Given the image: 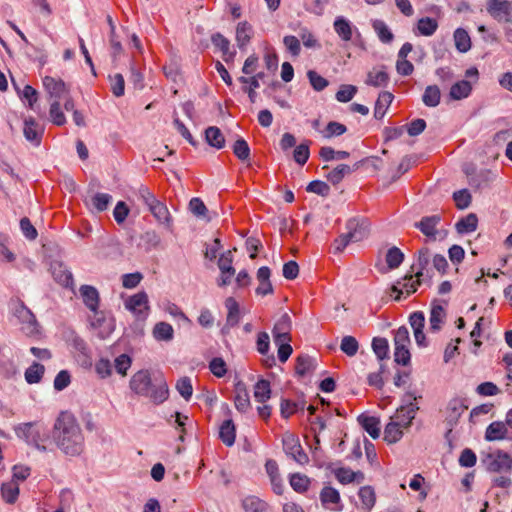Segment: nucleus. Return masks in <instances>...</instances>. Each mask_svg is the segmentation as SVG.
Masks as SVG:
<instances>
[{"label": "nucleus", "mask_w": 512, "mask_h": 512, "mask_svg": "<svg viewBox=\"0 0 512 512\" xmlns=\"http://www.w3.org/2000/svg\"><path fill=\"white\" fill-rule=\"evenodd\" d=\"M52 438L65 455L77 456L84 450L82 429L74 415L69 412H61L56 419Z\"/></svg>", "instance_id": "obj_1"}, {"label": "nucleus", "mask_w": 512, "mask_h": 512, "mask_svg": "<svg viewBox=\"0 0 512 512\" xmlns=\"http://www.w3.org/2000/svg\"><path fill=\"white\" fill-rule=\"evenodd\" d=\"M130 388L136 394L148 397L156 405L166 401L169 396L166 381L163 378H155V382L153 383L148 370L136 372L131 377Z\"/></svg>", "instance_id": "obj_2"}, {"label": "nucleus", "mask_w": 512, "mask_h": 512, "mask_svg": "<svg viewBox=\"0 0 512 512\" xmlns=\"http://www.w3.org/2000/svg\"><path fill=\"white\" fill-rule=\"evenodd\" d=\"M347 232L334 240L332 245L334 253L342 252L351 242H359L368 237L370 223L365 218H351L346 223Z\"/></svg>", "instance_id": "obj_3"}, {"label": "nucleus", "mask_w": 512, "mask_h": 512, "mask_svg": "<svg viewBox=\"0 0 512 512\" xmlns=\"http://www.w3.org/2000/svg\"><path fill=\"white\" fill-rule=\"evenodd\" d=\"M417 396L413 393H406L402 399L403 404L396 410L395 414L391 417L396 423H399L404 429L410 427L416 412L419 410L417 403Z\"/></svg>", "instance_id": "obj_4"}, {"label": "nucleus", "mask_w": 512, "mask_h": 512, "mask_svg": "<svg viewBox=\"0 0 512 512\" xmlns=\"http://www.w3.org/2000/svg\"><path fill=\"white\" fill-rule=\"evenodd\" d=\"M483 463L490 472L502 473L510 472L512 470V456L502 450L489 453Z\"/></svg>", "instance_id": "obj_5"}, {"label": "nucleus", "mask_w": 512, "mask_h": 512, "mask_svg": "<svg viewBox=\"0 0 512 512\" xmlns=\"http://www.w3.org/2000/svg\"><path fill=\"white\" fill-rule=\"evenodd\" d=\"M17 434L23 437L27 443L35 445L38 450L43 452L47 450L44 445H41V442H43L46 437V433L40 425L25 423L18 428Z\"/></svg>", "instance_id": "obj_6"}, {"label": "nucleus", "mask_w": 512, "mask_h": 512, "mask_svg": "<svg viewBox=\"0 0 512 512\" xmlns=\"http://www.w3.org/2000/svg\"><path fill=\"white\" fill-rule=\"evenodd\" d=\"M14 315L23 324L22 330L27 335H33L38 332L36 318L30 309L23 304V302H17L14 308Z\"/></svg>", "instance_id": "obj_7"}, {"label": "nucleus", "mask_w": 512, "mask_h": 512, "mask_svg": "<svg viewBox=\"0 0 512 512\" xmlns=\"http://www.w3.org/2000/svg\"><path fill=\"white\" fill-rule=\"evenodd\" d=\"M285 452L291 456L297 463L303 465L309 461L307 454L304 452L298 438L294 435H288L283 439Z\"/></svg>", "instance_id": "obj_8"}, {"label": "nucleus", "mask_w": 512, "mask_h": 512, "mask_svg": "<svg viewBox=\"0 0 512 512\" xmlns=\"http://www.w3.org/2000/svg\"><path fill=\"white\" fill-rule=\"evenodd\" d=\"M292 327L291 317L284 313L275 323L272 334L275 343L291 341L290 331Z\"/></svg>", "instance_id": "obj_9"}, {"label": "nucleus", "mask_w": 512, "mask_h": 512, "mask_svg": "<svg viewBox=\"0 0 512 512\" xmlns=\"http://www.w3.org/2000/svg\"><path fill=\"white\" fill-rule=\"evenodd\" d=\"M43 85L50 98L54 100L60 101V99L68 95L66 84L61 79L46 76L43 78Z\"/></svg>", "instance_id": "obj_10"}, {"label": "nucleus", "mask_w": 512, "mask_h": 512, "mask_svg": "<svg viewBox=\"0 0 512 512\" xmlns=\"http://www.w3.org/2000/svg\"><path fill=\"white\" fill-rule=\"evenodd\" d=\"M420 283V278L413 280V275L411 274L404 276L402 280L397 281V283L391 287V291L396 293L395 300H400L403 293V290L399 288L400 286L405 289L407 295H410L417 291Z\"/></svg>", "instance_id": "obj_11"}, {"label": "nucleus", "mask_w": 512, "mask_h": 512, "mask_svg": "<svg viewBox=\"0 0 512 512\" xmlns=\"http://www.w3.org/2000/svg\"><path fill=\"white\" fill-rule=\"evenodd\" d=\"M441 217L438 215L426 216L421 221L415 223V227L418 228L424 235L431 240H436L438 231L436 226L440 223Z\"/></svg>", "instance_id": "obj_12"}, {"label": "nucleus", "mask_w": 512, "mask_h": 512, "mask_svg": "<svg viewBox=\"0 0 512 512\" xmlns=\"http://www.w3.org/2000/svg\"><path fill=\"white\" fill-rule=\"evenodd\" d=\"M148 209L159 223L165 225L166 228L171 229L172 218L164 203L156 199L155 203L151 204Z\"/></svg>", "instance_id": "obj_13"}, {"label": "nucleus", "mask_w": 512, "mask_h": 512, "mask_svg": "<svg viewBox=\"0 0 512 512\" xmlns=\"http://www.w3.org/2000/svg\"><path fill=\"white\" fill-rule=\"evenodd\" d=\"M234 404L236 409L241 413L247 412L251 407L249 393L245 384L242 382H238L235 385Z\"/></svg>", "instance_id": "obj_14"}, {"label": "nucleus", "mask_w": 512, "mask_h": 512, "mask_svg": "<svg viewBox=\"0 0 512 512\" xmlns=\"http://www.w3.org/2000/svg\"><path fill=\"white\" fill-rule=\"evenodd\" d=\"M512 437L508 436V429L506 424L501 421L492 422L487 428L485 432V439L487 441H496L503 439H511Z\"/></svg>", "instance_id": "obj_15"}, {"label": "nucleus", "mask_w": 512, "mask_h": 512, "mask_svg": "<svg viewBox=\"0 0 512 512\" xmlns=\"http://www.w3.org/2000/svg\"><path fill=\"white\" fill-rule=\"evenodd\" d=\"M271 271L268 267L263 266L260 267L257 271V280L259 281V286L256 289V293L258 295H268L273 293V286L270 282Z\"/></svg>", "instance_id": "obj_16"}, {"label": "nucleus", "mask_w": 512, "mask_h": 512, "mask_svg": "<svg viewBox=\"0 0 512 512\" xmlns=\"http://www.w3.org/2000/svg\"><path fill=\"white\" fill-rule=\"evenodd\" d=\"M128 310L135 314H141L148 310V296L145 292H139L131 296L125 303Z\"/></svg>", "instance_id": "obj_17"}, {"label": "nucleus", "mask_w": 512, "mask_h": 512, "mask_svg": "<svg viewBox=\"0 0 512 512\" xmlns=\"http://www.w3.org/2000/svg\"><path fill=\"white\" fill-rule=\"evenodd\" d=\"M465 172L469 176L470 186L476 189L486 187L494 179L493 173L489 169L480 170L476 174H470L468 170Z\"/></svg>", "instance_id": "obj_18"}, {"label": "nucleus", "mask_w": 512, "mask_h": 512, "mask_svg": "<svg viewBox=\"0 0 512 512\" xmlns=\"http://www.w3.org/2000/svg\"><path fill=\"white\" fill-rule=\"evenodd\" d=\"M80 294L83 298V302L91 311L98 309L99 293L95 287L90 285H82L80 287Z\"/></svg>", "instance_id": "obj_19"}, {"label": "nucleus", "mask_w": 512, "mask_h": 512, "mask_svg": "<svg viewBox=\"0 0 512 512\" xmlns=\"http://www.w3.org/2000/svg\"><path fill=\"white\" fill-rule=\"evenodd\" d=\"M23 132L28 141L33 142L36 145L40 143L42 130L34 118L30 117L25 119Z\"/></svg>", "instance_id": "obj_20"}, {"label": "nucleus", "mask_w": 512, "mask_h": 512, "mask_svg": "<svg viewBox=\"0 0 512 512\" xmlns=\"http://www.w3.org/2000/svg\"><path fill=\"white\" fill-rule=\"evenodd\" d=\"M389 82L388 73L382 68H373L368 72L365 83L373 87H386Z\"/></svg>", "instance_id": "obj_21"}, {"label": "nucleus", "mask_w": 512, "mask_h": 512, "mask_svg": "<svg viewBox=\"0 0 512 512\" xmlns=\"http://www.w3.org/2000/svg\"><path fill=\"white\" fill-rule=\"evenodd\" d=\"M225 307L228 310L226 318V326L234 327L240 321V307L238 302L233 297H228L225 300Z\"/></svg>", "instance_id": "obj_22"}, {"label": "nucleus", "mask_w": 512, "mask_h": 512, "mask_svg": "<svg viewBox=\"0 0 512 512\" xmlns=\"http://www.w3.org/2000/svg\"><path fill=\"white\" fill-rule=\"evenodd\" d=\"M393 94L388 91H383L379 94L378 99L375 103L374 117L376 119H382L393 101Z\"/></svg>", "instance_id": "obj_23"}, {"label": "nucleus", "mask_w": 512, "mask_h": 512, "mask_svg": "<svg viewBox=\"0 0 512 512\" xmlns=\"http://www.w3.org/2000/svg\"><path fill=\"white\" fill-rule=\"evenodd\" d=\"M358 421L363 429L373 438L376 439L380 435V421L373 416L360 415Z\"/></svg>", "instance_id": "obj_24"}, {"label": "nucleus", "mask_w": 512, "mask_h": 512, "mask_svg": "<svg viewBox=\"0 0 512 512\" xmlns=\"http://www.w3.org/2000/svg\"><path fill=\"white\" fill-rule=\"evenodd\" d=\"M205 139L210 146L216 149H222L225 146V137L216 126H210L205 130Z\"/></svg>", "instance_id": "obj_25"}, {"label": "nucleus", "mask_w": 512, "mask_h": 512, "mask_svg": "<svg viewBox=\"0 0 512 512\" xmlns=\"http://www.w3.org/2000/svg\"><path fill=\"white\" fill-rule=\"evenodd\" d=\"M219 437L221 441L227 445L232 446L235 442L236 428L231 419L225 420L220 426Z\"/></svg>", "instance_id": "obj_26"}, {"label": "nucleus", "mask_w": 512, "mask_h": 512, "mask_svg": "<svg viewBox=\"0 0 512 512\" xmlns=\"http://www.w3.org/2000/svg\"><path fill=\"white\" fill-rule=\"evenodd\" d=\"M334 30L343 41L352 39V25L343 16H338L334 21Z\"/></svg>", "instance_id": "obj_27"}, {"label": "nucleus", "mask_w": 512, "mask_h": 512, "mask_svg": "<svg viewBox=\"0 0 512 512\" xmlns=\"http://www.w3.org/2000/svg\"><path fill=\"white\" fill-rule=\"evenodd\" d=\"M403 427L396 423L393 419L386 425L384 430V440L393 444L398 442L403 436Z\"/></svg>", "instance_id": "obj_28"}, {"label": "nucleus", "mask_w": 512, "mask_h": 512, "mask_svg": "<svg viewBox=\"0 0 512 512\" xmlns=\"http://www.w3.org/2000/svg\"><path fill=\"white\" fill-rule=\"evenodd\" d=\"M321 504L329 508L330 505H338L341 502L340 493L331 486H325L320 492Z\"/></svg>", "instance_id": "obj_29"}, {"label": "nucleus", "mask_w": 512, "mask_h": 512, "mask_svg": "<svg viewBox=\"0 0 512 512\" xmlns=\"http://www.w3.org/2000/svg\"><path fill=\"white\" fill-rule=\"evenodd\" d=\"M471 91V83L467 80H461L452 85L449 95L453 100H460L468 97Z\"/></svg>", "instance_id": "obj_30"}, {"label": "nucleus", "mask_w": 512, "mask_h": 512, "mask_svg": "<svg viewBox=\"0 0 512 512\" xmlns=\"http://www.w3.org/2000/svg\"><path fill=\"white\" fill-rule=\"evenodd\" d=\"M478 218L474 213L461 218L455 225L456 230L460 234L470 233L477 229Z\"/></svg>", "instance_id": "obj_31"}, {"label": "nucleus", "mask_w": 512, "mask_h": 512, "mask_svg": "<svg viewBox=\"0 0 512 512\" xmlns=\"http://www.w3.org/2000/svg\"><path fill=\"white\" fill-rule=\"evenodd\" d=\"M252 35V26L244 21L237 25L236 41L240 49L244 48L250 41Z\"/></svg>", "instance_id": "obj_32"}, {"label": "nucleus", "mask_w": 512, "mask_h": 512, "mask_svg": "<svg viewBox=\"0 0 512 512\" xmlns=\"http://www.w3.org/2000/svg\"><path fill=\"white\" fill-rule=\"evenodd\" d=\"M92 312L93 315L90 317V324L93 328L103 329L99 332V336L104 338L106 334L110 333L111 327L110 325H107V320L103 312H99L98 309Z\"/></svg>", "instance_id": "obj_33"}, {"label": "nucleus", "mask_w": 512, "mask_h": 512, "mask_svg": "<svg viewBox=\"0 0 512 512\" xmlns=\"http://www.w3.org/2000/svg\"><path fill=\"white\" fill-rule=\"evenodd\" d=\"M153 336L158 341H171L174 337L173 327L167 322H159L153 328Z\"/></svg>", "instance_id": "obj_34"}, {"label": "nucleus", "mask_w": 512, "mask_h": 512, "mask_svg": "<svg viewBox=\"0 0 512 512\" xmlns=\"http://www.w3.org/2000/svg\"><path fill=\"white\" fill-rule=\"evenodd\" d=\"M446 313L443 306L437 304L433 305L430 312V330L437 332L441 329V324L444 322Z\"/></svg>", "instance_id": "obj_35"}, {"label": "nucleus", "mask_w": 512, "mask_h": 512, "mask_svg": "<svg viewBox=\"0 0 512 512\" xmlns=\"http://www.w3.org/2000/svg\"><path fill=\"white\" fill-rule=\"evenodd\" d=\"M271 397L270 382L260 379L254 386V398L257 402L265 403Z\"/></svg>", "instance_id": "obj_36"}, {"label": "nucleus", "mask_w": 512, "mask_h": 512, "mask_svg": "<svg viewBox=\"0 0 512 512\" xmlns=\"http://www.w3.org/2000/svg\"><path fill=\"white\" fill-rule=\"evenodd\" d=\"M2 498L5 502L13 504L16 502L19 495V486L15 481L3 483L1 486Z\"/></svg>", "instance_id": "obj_37"}, {"label": "nucleus", "mask_w": 512, "mask_h": 512, "mask_svg": "<svg viewBox=\"0 0 512 512\" xmlns=\"http://www.w3.org/2000/svg\"><path fill=\"white\" fill-rule=\"evenodd\" d=\"M242 506L245 512H267L268 510L267 503L256 496L246 497Z\"/></svg>", "instance_id": "obj_38"}, {"label": "nucleus", "mask_w": 512, "mask_h": 512, "mask_svg": "<svg viewBox=\"0 0 512 512\" xmlns=\"http://www.w3.org/2000/svg\"><path fill=\"white\" fill-rule=\"evenodd\" d=\"M362 508L366 511H370L375 504L376 496L371 486H363L358 492Z\"/></svg>", "instance_id": "obj_39"}, {"label": "nucleus", "mask_w": 512, "mask_h": 512, "mask_svg": "<svg viewBox=\"0 0 512 512\" xmlns=\"http://www.w3.org/2000/svg\"><path fill=\"white\" fill-rule=\"evenodd\" d=\"M441 93L436 85L427 86L422 96L423 103L428 107H436L440 103Z\"/></svg>", "instance_id": "obj_40"}, {"label": "nucleus", "mask_w": 512, "mask_h": 512, "mask_svg": "<svg viewBox=\"0 0 512 512\" xmlns=\"http://www.w3.org/2000/svg\"><path fill=\"white\" fill-rule=\"evenodd\" d=\"M45 368L42 364L34 362L25 371V380L29 384H35L41 381Z\"/></svg>", "instance_id": "obj_41"}, {"label": "nucleus", "mask_w": 512, "mask_h": 512, "mask_svg": "<svg viewBox=\"0 0 512 512\" xmlns=\"http://www.w3.org/2000/svg\"><path fill=\"white\" fill-rule=\"evenodd\" d=\"M454 40L456 48L460 52L465 53L471 48L470 36L468 35L467 31L462 28L456 29L454 32Z\"/></svg>", "instance_id": "obj_42"}, {"label": "nucleus", "mask_w": 512, "mask_h": 512, "mask_svg": "<svg viewBox=\"0 0 512 512\" xmlns=\"http://www.w3.org/2000/svg\"><path fill=\"white\" fill-rule=\"evenodd\" d=\"M385 260L390 269H396L404 261V254L398 247L393 246L388 249Z\"/></svg>", "instance_id": "obj_43"}, {"label": "nucleus", "mask_w": 512, "mask_h": 512, "mask_svg": "<svg viewBox=\"0 0 512 512\" xmlns=\"http://www.w3.org/2000/svg\"><path fill=\"white\" fill-rule=\"evenodd\" d=\"M290 485L297 493H304L308 490L310 479L301 473H294L290 476Z\"/></svg>", "instance_id": "obj_44"}, {"label": "nucleus", "mask_w": 512, "mask_h": 512, "mask_svg": "<svg viewBox=\"0 0 512 512\" xmlns=\"http://www.w3.org/2000/svg\"><path fill=\"white\" fill-rule=\"evenodd\" d=\"M351 172L352 169L349 165L340 164L328 173L327 180L331 182L333 185H337L343 180V178L346 175L350 174Z\"/></svg>", "instance_id": "obj_45"}, {"label": "nucleus", "mask_w": 512, "mask_h": 512, "mask_svg": "<svg viewBox=\"0 0 512 512\" xmlns=\"http://www.w3.org/2000/svg\"><path fill=\"white\" fill-rule=\"evenodd\" d=\"M234 155L242 162L250 159V148L246 140L239 138L232 146Z\"/></svg>", "instance_id": "obj_46"}, {"label": "nucleus", "mask_w": 512, "mask_h": 512, "mask_svg": "<svg viewBox=\"0 0 512 512\" xmlns=\"http://www.w3.org/2000/svg\"><path fill=\"white\" fill-rule=\"evenodd\" d=\"M429 262H430V251L427 247H423L418 252L417 263L411 267L413 270L415 267L417 268V271L415 273V276L417 278H420L423 275V271L426 269Z\"/></svg>", "instance_id": "obj_47"}, {"label": "nucleus", "mask_w": 512, "mask_h": 512, "mask_svg": "<svg viewBox=\"0 0 512 512\" xmlns=\"http://www.w3.org/2000/svg\"><path fill=\"white\" fill-rule=\"evenodd\" d=\"M418 31L423 36H431L438 28V23L435 19L424 17L418 21Z\"/></svg>", "instance_id": "obj_48"}, {"label": "nucleus", "mask_w": 512, "mask_h": 512, "mask_svg": "<svg viewBox=\"0 0 512 512\" xmlns=\"http://www.w3.org/2000/svg\"><path fill=\"white\" fill-rule=\"evenodd\" d=\"M372 348L380 361L388 358L389 345L386 338L375 337L372 341Z\"/></svg>", "instance_id": "obj_49"}, {"label": "nucleus", "mask_w": 512, "mask_h": 512, "mask_svg": "<svg viewBox=\"0 0 512 512\" xmlns=\"http://www.w3.org/2000/svg\"><path fill=\"white\" fill-rule=\"evenodd\" d=\"M340 349L347 356L352 357L356 355L359 349L358 341L353 336H344L341 340Z\"/></svg>", "instance_id": "obj_50"}, {"label": "nucleus", "mask_w": 512, "mask_h": 512, "mask_svg": "<svg viewBox=\"0 0 512 512\" xmlns=\"http://www.w3.org/2000/svg\"><path fill=\"white\" fill-rule=\"evenodd\" d=\"M453 200L456 207L463 210L469 207L472 197L467 189H462L453 193Z\"/></svg>", "instance_id": "obj_51"}, {"label": "nucleus", "mask_w": 512, "mask_h": 512, "mask_svg": "<svg viewBox=\"0 0 512 512\" xmlns=\"http://www.w3.org/2000/svg\"><path fill=\"white\" fill-rule=\"evenodd\" d=\"M265 74L263 72H259L256 75L249 77V86H244L242 89L245 93L248 94V97L252 103L255 102L256 92L255 89L260 86L259 80L263 79Z\"/></svg>", "instance_id": "obj_52"}, {"label": "nucleus", "mask_w": 512, "mask_h": 512, "mask_svg": "<svg viewBox=\"0 0 512 512\" xmlns=\"http://www.w3.org/2000/svg\"><path fill=\"white\" fill-rule=\"evenodd\" d=\"M176 390L185 399L189 400L193 393L191 379L189 377H182L176 383Z\"/></svg>", "instance_id": "obj_53"}, {"label": "nucleus", "mask_w": 512, "mask_h": 512, "mask_svg": "<svg viewBox=\"0 0 512 512\" xmlns=\"http://www.w3.org/2000/svg\"><path fill=\"white\" fill-rule=\"evenodd\" d=\"M312 367V360L307 355H300L296 359L295 372L298 376H305Z\"/></svg>", "instance_id": "obj_54"}, {"label": "nucleus", "mask_w": 512, "mask_h": 512, "mask_svg": "<svg viewBox=\"0 0 512 512\" xmlns=\"http://www.w3.org/2000/svg\"><path fill=\"white\" fill-rule=\"evenodd\" d=\"M307 77L313 89L318 92L324 90L329 84L327 79L319 75L314 70H309L307 72Z\"/></svg>", "instance_id": "obj_55"}, {"label": "nucleus", "mask_w": 512, "mask_h": 512, "mask_svg": "<svg viewBox=\"0 0 512 512\" xmlns=\"http://www.w3.org/2000/svg\"><path fill=\"white\" fill-rule=\"evenodd\" d=\"M232 262H233L232 251L228 250L227 252L223 253L218 260V267H219L221 273L235 274V269L232 266Z\"/></svg>", "instance_id": "obj_56"}, {"label": "nucleus", "mask_w": 512, "mask_h": 512, "mask_svg": "<svg viewBox=\"0 0 512 512\" xmlns=\"http://www.w3.org/2000/svg\"><path fill=\"white\" fill-rule=\"evenodd\" d=\"M112 197L107 193H96L92 199V205L98 212L105 211L108 208L109 203L111 202Z\"/></svg>", "instance_id": "obj_57"}, {"label": "nucleus", "mask_w": 512, "mask_h": 512, "mask_svg": "<svg viewBox=\"0 0 512 512\" xmlns=\"http://www.w3.org/2000/svg\"><path fill=\"white\" fill-rule=\"evenodd\" d=\"M49 114L54 124L60 126L66 123L65 115L60 109V101L54 100L51 103Z\"/></svg>", "instance_id": "obj_58"}, {"label": "nucleus", "mask_w": 512, "mask_h": 512, "mask_svg": "<svg viewBox=\"0 0 512 512\" xmlns=\"http://www.w3.org/2000/svg\"><path fill=\"white\" fill-rule=\"evenodd\" d=\"M373 27L378 34L379 39L384 43H390L393 40V34L387 25L380 20L374 22Z\"/></svg>", "instance_id": "obj_59"}, {"label": "nucleus", "mask_w": 512, "mask_h": 512, "mask_svg": "<svg viewBox=\"0 0 512 512\" xmlns=\"http://www.w3.org/2000/svg\"><path fill=\"white\" fill-rule=\"evenodd\" d=\"M111 90L114 96L121 97L125 92V81L122 74L117 73L114 76H110Z\"/></svg>", "instance_id": "obj_60"}, {"label": "nucleus", "mask_w": 512, "mask_h": 512, "mask_svg": "<svg viewBox=\"0 0 512 512\" xmlns=\"http://www.w3.org/2000/svg\"><path fill=\"white\" fill-rule=\"evenodd\" d=\"M309 155V144L301 143L300 145L296 146L293 153V158L299 165H304L308 161Z\"/></svg>", "instance_id": "obj_61"}, {"label": "nucleus", "mask_w": 512, "mask_h": 512, "mask_svg": "<svg viewBox=\"0 0 512 512\" xmlns=\"http://www.w3.org/2000/svg\"><path fill=\"white\" fill-rule=\"evenodd\" d=\"M336 479L342 484H349L357 479V474L349 468H338L334 472Z\"/></svg>", "instance_id": "obj_62"}, {"label": "nucleus", "mask_w": 512, "mask_h": 512, "mask_svg": "<svg viewBox=\"0 0 512 512\" xmlns=\"http://www.w3.org/2000/svg\"><path fill=\"white\" fill-rule=\"evenodd\" d=\"M357 92V88L353 85H342L336 93V99L339 102H349Z\"/></svg>", "instance_id": "obj_63"}, {"label": "nucleus", "mask_w": 512, "mask_h": 512, "mask_svg": "<svg viewBox=\"0 0 512 512\" xmlns=\"http://www.w3.org/2000/svg\"><path fill=\"white\" fill-rule=\"evenodd\" d=\"M131 358L127 354H121L114 361L116 372L122 376L127 375V370L131 366Z\"/></svg>", "instance_id": "obj_64"}]
</instances>
